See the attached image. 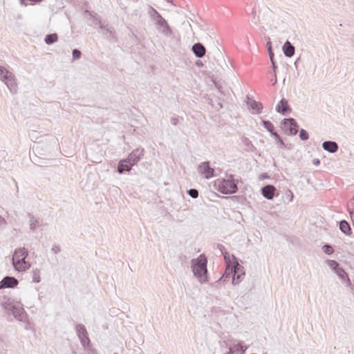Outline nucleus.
Returning a JSON list of instances; mask_svg holds the SVG:
<instances>
[{"mask_svg": "<svg viewBox=\"0 0 354 354\" xmlns=\"http://www.w3.org/2000/svg\"><path fill=\"white\" fill-rule=\"evenodd\" d=\"M28 250L24 247L16 248L12 257V264L15 270L19 272H26L31 267V263L26 261Z\"/></svg>", "mask_w": 354, "mask_h": 354, "instance_id": "nucleus-1", "label": "nucleus"}, {"mask_svg": "<svg viewBox=\"0 0 354 354\" xmlns=\"http://www.w3.org/2000/svg\"><path fill=\"white\" fill-rule=\"evenodd\" d=\"M207 260L204 254H201L197 259L192 260V269L194 275L201 283L207 281Z\"/></svg>", "mask_w": 354, "mask_h": 354, "instance_id": "nucleus-2", "label": "nucleus"}, {"mask_svg": "<svg viewBox=\"0 0 354 354\" xmlns=\"http://www.w3.org/2000/svg\"><path fill=\"white\" fill-rule=\"evenodd\" d=\"M1 306L6 313L12 314L16 319L24 322L26 321L27 313L21 303L8 299L1 304Z\"/></svg>", "mask_w": 354, "mask_h": 354, "instance_id": "nucleus-3", "label": "nucleus"}, {"mask_svg": "<svg viewBox=\"0 0 354 354\" xmlns=\"http://www.w3.org/2000/svg\"><path fill=\"white\" fill-rule=\"evenodd\" d=\"M215 186L218 192L224 194H232L238 191L237 184L232 174H230L227 179H217Z\"/></svg>", "mask_w": 354, "mask_h": 354, "instance_id": "nucleus-4", "label": "nucleus"}, {"mask_svg": "<svg viewBox=\"0 0 354 354\" xmlns=\"http://www.w3.org/2000/svg\"><path fill=\"white\" fill-rule=\"evenodd\" d=\"M225 273L232 274V282L234 285L239 284L245 276V270L243 266L240 265L236 260L232 264L227 263Z\"/></svg>", "mask_w": 354, "mask_h": 354, "instance_id": "nucleus-5", "label": "nucleus"}, {"mask_svg": "<svg viewBox=\"0 0 354 354\" xmlns=\"http://www.w3.org/2000/svg\"><path fill=\"white\" fill-rule=\"evenodd\" d=\"M0 80L6 85L12 93L17 91V84L15 76L4 66H0Z\"/></svg>", "mask_w": 354, "mask_h": 354, "instance_id": "nucleus-6", "label": "nucleus"}, {"mask_svg": "<svg viewBox=\"0 0 354 354\" xmlns=\"http://www.w3.org/2000/svg\"><path fill=\"white\" fill-rule=\"evenodd\" d=\"M281 127L286 131L288 136H295L299 131V125L292 118H284L281 122Z\"/></svg>", "mask_w": 354, "mask_h": 354, "instance_id": "nucleus-7", "label": "nucleus"}, {"mask_svg": "<svg viewBox=\"0 0 354 354\" xmlns=\"http://www.w3.org/2000/svg\"><path fill=\"white\" fill-rule=\"evenodd\" d=\"M75 332L81 344L84 347L88 346L90 345L91 341L85 326L81 324H76Z\"/></svg>", "mask_w": 354, "mask_h": 354, "instance_id": "nucleus-8", "label": "nucleus"}, {"mask_svg": "<svg viewBox=\"0 0 354 354\" xmlns=\"http://www.w3.org/2000/svg\"><path fill=\"white\" fill-rule=\"evenodd\" d=\"M102 34L111 43L118 41L114 28L108 23L101 25Z\"/></svg>", "mask_w": 354, "mask_h": 354, "instance_id": "nucleus-9", "label": "nucleus"}, {"mask_svg": "<svg viewBox=\"0 0 354 354\" xmlns=\"http://www.w3.org/2000/svg\"><path fill=\"white\" fill-rule=\"evenodd\" d=\"M156 24L159 26L160 32L166 37H171L173 31L167 21L161 16L158 17V19L154 21Z\"/></svg>", "mask_w": 354, "mask_h": 354, "instance_id": "nucleus-10", "label": "nucleus"}, {"mask_svg": "<svg viewBox=\"0 0 354 354\" xmlns=\"http://www.w3.org/2000/svg\"><path fill=\"white\" fill-rule=\"evenodd\" d=\"M145 149L142 147H138L133 149L127 157L133 165H136L143 157Z\"/></svg>", "mask_w": 354, "mask_h": 354, "instance_id": "nucleus-11", "label": "nucleus"}, {"mask_svg": "<svg viewBox=\"0 0 354 354\" xmlns=\"http://www.w3.org/2000/svg\"><path fill=\"white\" fill-rule=\"evenodd\" d=\"M198 171L203 175L206 179H209L214 176V170L210 167L209 162L208 161H205L201 163L198 167Z\"/></svg>", "mask_w": 354, "mask_h": 354, "instance_id": "nucleus-12", "label": "nucleus"}, {"mask_svg": "<svg viewBox=\"0 0 354 354\" xmlns=\"http://www.w3.org/2000/svg\"><path fill=\"white\" fill-rule=\"evenodd\" d=\"M84 15L89 17L88 19L89 22L88 23V24L90 26L95 28L97 26H99V27L100 28H101V25L104 24V22H102L101 21L100 17L96 13H94L93 12H90L88 10H86L84 11Z\"/></svg>", "mask_w": 354, "mask_h": 354, "instance_id": "nucleus-13", "label": "nucleus"}, {"mask_svg": "<svg viewBox=\"0 0 354 354\" xmlns=\"http://www.w3.org/2000/svg\"><path fill=\"white\" fill-rule=\"evenodd\" d=\"M19 284V281L14 277L6 276L0 281V290L14 288Z\"/></svg>", "mask_w": 354, "mask_h": 354, "instance_id": "nucleus-14", "label": "nucleus"}, {"mask_svg": "<svg viewBox=\"0 0 354 354\" xmlns=\"http://www.w3.org/2000/svg\"><path fill=\"white\" fill-rule=\"evenodd\" d=\"M246 104L251 110L252 114H259L262 112L263 108V104L249 96H247L246 97Z\"/></svg>", "mask_w": 354, "mask_h": 354, "instance_id": "nucleus-15", "label": "nucleus"}, {"mask_svg": "<svg viewBox=\"0 0 354 354\" xmlns=\"http://www.w3.org/2000/svg\"><path fill=\"white\" fill-rule=\"evenodd\" d=\"M276 111L283 115H287L291 112V108L286 99L282 98L276 106Z\"/></svg>", "mask_w": 354, "mask_h": 354, "instance_id": "nucleus-16", "label": "nucleus"}, {"mask_svg": "<svg viewBox=\"0 0 354 354\" xmlns=\"http://www.w3.org/2000/svg\"><path fill=\"white\" fill-rule=\"evenodd\" d=\"M133 166L134 165L126 158L119 161L117 170L118 173L124 174L130 171Z\"/></svg>", "mask_w": 354, "mask_h": 354, "instance_id": "nucleus-17", "label": "nucleus"}, {"mask_svg": "<svg viewBox=\"0 0 354 354\" xmlns=\"http://www.w3.org/2000/svg\"><path fill=\"white\" fill-rule=\"evenodd\" d=\"M276 188L272 185H267L261 188V194L268 200L273 199Z\"/></svg>", "mask_w": 354, "mask_h": 354, "instance_id": "nucleus-18", "label": "nucleus"}, {"mask_svg": "<svg viewBox=\"0 0 354 354\" xmlns=\"http://www.w3.org/2000/svg\"><path fill=\"white\" fill-rule=\"evenodd\" d=\"M335 274L340 279L342 283H344L346 287H349L353 289V285L351 281V279L346 272V271L342 268L339 270L337 271Z\"/></svg>", "mask_w": 354, "mask_h": 354, "instance_id": "nucleus-19", "label": "nucleus"}, {"mask_svg": "<svg viewBox=\"0 0 354 354\" xmlns=\"http://www.w3.org/2000/svg\"><path fill=\"white\" fill-rule=\"evenodd\" d=\"M247 347H243V342H239L237 344L230 346L227 354H245Z\"/></svg>", "mask_w": 354, "mask_h": 354, "instance_id": "nucleus-20", "label": "nucleus"}, {"mask_svg": "<svg viewBox=\"0 0 354 354\" xmlns=\"http://www.w3.org/2000/svg\"><path fill=\"white\" fill-rule=\"evenodd\" d=\"M192 50L195 55V56L198 58L203 57L206 53V49L205 46L201 43H196L192 46Z\"/></svg>", "mask_w": 354, "mask_h": 354, "instance_id": "nucleus-21", "label": "nucleus"}, {"mask_svg": "<svg viewBox=\"0 0 354 354\" xmlns=\"http://www.w3.org/2000/svg\"><path fill=\"white\" fill-rule=\"evenodd\" d=\"M338 145L336 142L335 141H330V140H328V141H324L323 143H322V148L329 152V153H334L335 152L337 151L338 150Z\"/></svg>", "mask_w": 354, "mask_h": 354, "instance_id": "nucleus-22", "label": "nucleus"}, {"mask_svg": "<svg viewBox=\"0 0 354 354\" xmlns=\"http://www.w3.org/2000/svg\"><path fill=\"white\" fill-rule=\"evenodd\" d=\"M28 216L30 218V229L35 232L38 226L42 225V221L39 218H36L33 214L28 213Z\"/></svg>", "mask_w": 354, "mask_h": 354, "instance_id": "nucleus-23", "label": "nucleus"}, {"mask_svg": "<svg viewBox=\"0 0 354 354\" xmlns=\"http://www.w3.org/2000/svg\"><path fill=\"white\" fill-rule=\"evenodd\" d=\"M283 52L288 57H291L295 54V46L287 40L283 46Z\"/></svg>", "mask_w": 354, "mask_h": 354, "instance_id": "nucleus-24", "label": "nucleus"}, {"mask_svg": "<svg viewBox=\"0 0 354 354\" xmlns=\"http://www.w3.org/2000/svg\"><path fill=\"white\" fill-rule=\"evenodd\" d=\"M339 230L346 235H350L351 234L350 224L345 220H342L339 222Z\"/></svg>", "mask_w": 354, "mask_h": 354, "instance_id": "nucleus-25", "label": "nucleus"}, {"mask_svg": "<svg viewBox=\"0 0 354 354\" xmlns=\"http://www.w3.org/2000/svg\"><path fill=\"white\" fill-rule=\"evenodd\" d=\"M242 142L245 147V151L248 152H253L256 150V147L253 145L251 140L248 138L243 137L242 138Z\"/></svg>", "mask_w": 354, "mask_h": 354, "instance_id": "nucleus-26", "label": "nucleus"}, {"mask_svg": "<svg viewBox=\"0 0 354 354\" xmlns=\"http://www.w3.org/2000/svg\"><path fill=\"white\" fill-rule=\"evenodd\" d=\"M270 136L274 138L276 143L278 145V148H286V145H285L283 140H282L280 135L277 132L272 133Z\"/></svg>", "mask_w": 354, "mask_h": 354, "instance_id": "nucleus-27", "label": "nucleus"}, {"mask_svg": "<svg viewBox=\"0 0 354 354\" xmlns=\"http://www.w3.org/2000/svg\"><path fill=\"white\" fill-rule=\"evenodd\" d=\"M58 39V35L57 33H51L46 35L44 41L48 45H51L56 42Z\"/></svg>", "mask_w": 354, "mask_h": 354, "instance_id": "nucleus-28", "label": "nucleus"}, {"mask_svg": "<svg viewBox=\"0 0 354 354\" xmlns=\"http://www.w3.org/2000/svg\"><path fill=\"white\" fill-rule=\"evenodd\" d=\"M251 23L257 26L260 22L259 15L257 14L256 7L254 6L251 11Z\"/></svg>", "mask_w": 354, "mask_h": 354, "instance_id": "nucleus-29", "label": "nucleus"}, {"mask_svg": "<svg viewBox=\"0 0 354 354\" xmlns=\"http://www.w3.org/2000/svg\"><path fill=\"white\" fill-rule=\"evenodd\" d=\"M261 124L268 132H270V136L272 133L276 132L274 130V127L270 121L263 120H261Z\"/></svg>", "mask_w": 354, "mask_h": 354, "instance_id": "nucleus-30", "label": "nucleus"}, {"mask_svg": "<svg viewBox=\"0 0 354 354\" xmlns=\"http://www.w3.org/2000/svg\"><path fill=\"white\" fill-rule=\"evenodd\" d=\"M326 263L327 265L335 273L342 268V267H340L339 263L335 260L328 259L326 261Z\"/></svg>", "mask_w": 354, "mask_h": 354, "instance_id": "nucleus-31", "label": "nucleus"}, {"mask_svg": "<svg viewBox=\"0 0 354 354\" xmlns=\"http://www.w3.org/2000/svg\"><path fill=\"white\" fill-rule=\"evenodd\" d=\"M40 273L41 272L39 268H35L32 270V279L33 283H38L41 281Z\"/></svg>", "mask_w": 354, "mask_h": 354, "instance_id": "nucleus-32", "label": "nucleus"}, {"mask_svg": "<svg viewBox=\"0 0 354 354\" xmlns=\"http://www.w3.org/2000/svg\"><path fill=\"white\" fill-rule=\"evenodd\" d=\"M148 13L153 21L158 19V17L162 16L155 8L151 6L149 7Z\"/></svg>", "mask_w": 354, "mask_h": 354, "instance_id": "nucleus-33", "label": "nucleus"}, {"mask_svg": "<svg viewBox=\"0 0 354 354\" xmlns=\"http://www.w3.org/2000/svg\"><path fill=\"white\" fill-rule=\"evenodd\" d=\"M351 207H354V200H351L348 204V211L351 216L353 225L354 227V212H353V210L351 209Z\"/></svg>", "mask_w": 354, "mask_h": 354, "instance_id": "nucleus-34", "label": "nucleus"}, {"mask_svg": "<svg viewBox=\"0 0 354 354\" xmlns=\"http://www.w3.org/2000/svg\"><path fill=\"white\" fill-rule=\"evenodd\" d=\"M322 250L325 254L328 255L332 254L334 252L333 247L328 243L324 244L322 247Z\"/></svg>", "mask_w": 354, "mask_h": 354, "instance_id": "nucleus-35", "label": "nucleus"}, {"mask_svg": "<svg viewBox=\"0 0 354 354\" xmlns=\"http://www.w3.org/2000/svg\"><path fill=\"white\" fill-rule=\"evenodd\" d=\"M299 138L303 141L307 140L309 138V134L308 131L304 129L299 130Z\"/></svg>", "mask_w": 354, "mask_h": 354, "instance_id": "nucleus-36", "label": "nucleus"}, {"mask_svg": "<svg viewBox=\"0 0 354 354\" xmlns=\"http://www.w3.org/2000/svg\"><path fill=\"white\" fill-rule=\"evenodd\" d=\"M216 248L220 250L221 254L223 255L224 258H226V256L229 254L225 247L222 244H217Z\"/></svg>", "mask_w": 354, "mask_h": 354, "instance_id": "nucleus-37", "label": "nucleus"}, {"mask_svg": "<svg viewBox=\"0 0 354 354\" xmlns=\"http://www.w3.org/2000/svg\"><path fill=\"white\" fill-rule=\"evenodd\" d=\"M187 194L189 196H190L192 198H196L198 197V191L196 189H189L187 190Z\"/></svg>", "mask_w": 354, "mask_h": 354, "instance_id": "nucleus-38", "label": "nucleus"}, {"mask_svg": "<svg viewBox=\"0 0 354 354\" xmlns=\"http://www.w3.org/2000/svg\"><path fill=\"white\" fill-rule=\"evenodd\" d=\"M82 53L79 49L75 48L72 51L73 59H78L81 57Z\"/></svg>", "mask_w": 354, "mask_h": 354, "instance_id": "nucleus-39", "label": "nucleus"}, {"mask_svg": "<svg viewBox=\"0 0 354 354\" xmlns=\"http://www.w3.org/2000/svg\"><path fill=\"white\" fill-rule=\"evenodd\" d=\"M266 47L268 49L270 59H272V57H274V53L272 49V45L270 41L267 42Z\"/></svg>", "mask_w": 354, "mask_h": 354, "instance_id": "nucleus-40", "label": "nucleus"}, {"mask_svg": "<svg viewBox=\"0 0 354 354\" xmlns=\"http://www.w3.org/2000/svg\"><path fill=\"white\" fill-rule=\"evenodd\" d=\"M270 59V62L272 63V68H273V71H274V83L275 84L277 82V75H276V70L277 68V66L276 65V63L274 60V57H272V59Z\"/></svg>", "mask_w": 354, "mask_h": 354, "instance_id": "nucleus-41", "label": "nucleus"}, {"mask_svg": "<svg viewBox=\"0 0 354 354\" xmlns=\"http://www.w3.org/2000/svg\"><path fill=\"white\" fill-rule=\"evenodd\" d=\"M286 197L287 199L289 200L290 202L292 201L294 195H293V193L292 192V191H290V189H288L286 192Z\"/></svg>", "mask_w": 354, "mask_h": 354, "instance_id": "nucleus-42", "label": "nucleus"}, {"mask_svg": "<svg viewBox=\"0 0 354 354\" xmlns=\"http://www.w3.org/2000/svg\"><path fill=\"white\" fill-rule=\"evenodd\" d=\"M51 251L53 252H54L55 254L59 253L61 251L59 245H56V244L53 245L51 248Z\"/></svg>", "mask_w": 354, "mask_h": 354, "instance_id": "nucleus-43", "label": "nucleus"}, {"mask_svg": "<svg viewBox=\"0 0 354 354\" xmlns=\"http://www.w3.org/2000/svg\"><path fill=\"white\" fill-rule=\"evenodd\" d=\"M6 225H7L6 220L0 215V227L4 228V227H6Z\"/></svg>", "mask_w": 354, "mask_h": 354, "instance_id": "nucleus-44", "label": "nucleus"}, {"mask_svg": "<svg viewBox=\"0 0 354 354\" xmlns=\"http://www.w3.org/2000/svg\"><path fill=\"white\" fill-rule=\"evenodd\" d=\"M171 124L173 125H177L178 123V118L177 117H172L170 120Z\"/></svg>", "mask_w": 354, "mask_h": 354, "instance_id": "nucleus-45", "label": "nucleus"}, {"mask_svg": "<svg viewBox=\"0 0 354 354\" xmlns=\"http://www.w3.org/2000/svg\"><path fill=\"white\" fill-rule=\"evenodd\" d=\"M195 65L197 66V67H202L203 66V63L201 60L200 59H197L196 62H195Z\"/></svg>", "mask_w": 354, "mask_h": 354, "instance_id": "nucleus-46", "label": "nucleus"}, {"mask_svg": "<svg viewBox=\"0 0 354 354\" xmlns=\"http://www.w3.org/2000/svg\"><path fill=\"white\" fill-rule=\"evenodd\" d=\"M313 163L315 165H319L320 164V160L318 158H315L313 160Z\"/></svg>", "mask_w": 354, "mask_h": 354, "instance_id": "nucleus-47", "label": "nucleus"}, {"mask_svg": "<svg viewBox=\"0 0 354 354\" xmlns=\"http://www.w3.org/2000/svg\"><path fill=\"white\" fill-rule=\"evenodd\" d=\"M269 178L268 175L267 173H263V174H261V178L263 179V178Z\"/></svg>", "mask_w": 354, "mask_h": 354, "instance_id": "nucleus-48", "label": "nucleus"}, {"mask_svg": "<svg viewBox=\"0 0 354 354\" xmlns=\"http://www.w3.org/2000/svg\"><path fill=\"white\" fill-rule=\"evenodd\" d=\"M19 2L22 6H27V4L25 3V0H19Z\"/></svg>", "mask_w": 354, "mask_h": 354, "instance_id": "nucleus-49", "label": "nucleus"}, {"mask_svg": "<svg viewBox=\"0 0 354 354\" xmlns=\"http://www.w3.org/2000/svg\"><path fill=\"white\" fill-rule=\"evenodd\" d=\"M168 3H170L171 4H173L174 6H176L174 3V1L173 0H166Z\"/></svg>", "mask_w": 354, "mask_h": 354, "instance_id": "nucleus-50", "label": "nucleus"}, {"mask_svg": "<svg viewBox=\"0 0 354 354\" xmlns=\"http://www.w3.org/2000/svg\"><path fill=\"white\" fill-rule=\"evenodd\" d=\"M215 85H216V87L220 91L221 86L217 83H215Z\"/></svg>", "mask_w": 354, "mask_h": 354, "instance_id": "nucleus-51", "label": "nucleus"}, {"mask_svg": "<svg viewBox=\"0 0 354 354\" xmlns=\"http://www.w3.org/2000/svg\"><path fill=\"white\" fill-rule=\"evenodd\" d=\"M113 354H117L116 353H114Z\"/></svg>", "mask_w": 354, "mask_h": 354, "instance_id": "nucleus-52", "label": "nucleus"}]
</instances>
